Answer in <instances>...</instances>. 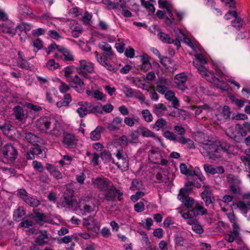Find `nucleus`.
<instances>
[{
	"instance_id": "a878e982",
	"label": "nucleus",
	"mask_w": 250,
	"mask_h": 250,
	"mask_svg": "<svg viewBox=\"0 0 250 250\" xmlns=\"http://www.w3.org/2000/svg\"><path fill=\"white\" fill-rule=\"evenodd\" d=\"M99 48L105 53L106 57H109L113 55V51L111 46L107 42H102L99 44Z\"/></svg>"
},
{
	"instance_id": "5fc2aeb1",
	"label": "nucleus",
	"mask_w": 250,
	"mask_h": 250,
	"mask_svg": "<svg viewBox=\"0 0 250 250\" xmlns=\"http://www.w3.org/2000/svg\"><path fill=\"white\" fill-rule=\"evenodd\" d=\"M185 238L181 235H176L175 236L174 242L177 246L182 247L185 243Z\"/></svg>"
},
{
	"instance_id": "9d476101",
	"label": "nucleus",
	"mask_w": 250,
	"mask_h": 250,
	"mask_svg": "<svg viewBox=\"0 0 250 250\" xmlns=\"http://www.w3.org/2000/svg\"><path fill=\"white\" fill-rule=\"evenodd\" d=\"M175 83L179 89L184 91L188 89L186 83L188 80L187 76L184 73L177 74L174 77Z\"/></svg>"
},
{
	"instance_id": "3c124183",
	"label": "nucleus",
	"mask_w": 250,
	"mask_h": 250,
	"mask_svg": "<svg viewBox=\"0 0 250 250\" xmlns=\"http://www.w3.org/2000/svg\"><path fill=\"white\" fill-rule=\"evenodd\" d=\"M243 21L241 18L237 17L231 21L232 25L237 29L239 30L242 26Z\"/></svg>"
},
{
	"instance_id": "2f4dec72",
	"label": "nucleus",
	"mask_w": 250,
	"mask_h": 250,
	"mask_svg": "<svg viewBox=\"0 0 250 250\" xmlns=\"http://www.w3.org/2000/svg\"><path fill=\"white\" fill-rule=\"evenodd\" d=\"M60 52L62 53L65 61H73L74 58L70 51L66 48L62 46L60 49Z\"/></svg>"
},
{
	"instance_id": "4d7b16f0",
	"label": "nucleus",
	"mask_w": 250,
	"mask_h": 250,
	"mask_svg": "<svg viewBox=\"0 0 250 250\" xmlns=\"http://www.w3.org/2000/svg\"><path fill=\"white\" fill-rule=\"evenodd\" d=\"M95 54L98 62L102 65H104L106 62L107 61L106 58L103 54H99L97 51L95 52Z\"/></svg>"
},
{
	"instance_id": "ddd939ff",
	"label": "nucleus",
	"mask_w": 250,
	"mask_h": 250,
	"mask_svg": "<svg viewBox=\"0 0 250 250\" xmlns=\"http://www.w3.org/2000/svg\"><path fill=\"white\" fill-rule=\"evenodd\" d=\"M193 180L194 178H192L191 181H188L185 184L186 188H182L180 190L177 197L178 199H183V197H185L186 196H187L188 194H189L191 192L194 184Z\"/></svg>"
},
{
	"instance_id": "f257e3e1",
	"label": "nucleus",
	"mask_w": 250,
	"mask_h": 250,
	"mask_svg": "<svg viewBox=\"0 0 250 250\" xmlns=\"http://www.w3.org/2000/svg\"><path fill=\"white\" fill-rule=\"evenodd\" d=\"M219 151L218 145L215 142L210 141L203 143V146L200 149V151L204 157L212 160H215L220 157L219 155L216 154L219 152Z\"/></svg>"
},
{
	"instance_id": "f8f14e48",
	"label": "nucleus",
	"mask_w": 250,
	"mask_h": 250,
	"mask_svg": "<svg viewBox=\"0 0 250 250\" xmlns=\"http://www.w3.org/2000/svg\"><path fill=\"white\" fill-rule=\"evenodd\" d=\"M123 123V119L117 116L113 118V120L107 124V128L109 131H115L118 130L122 126Z\"/></svg>"
},
{
	"instance_id": "6e6552de",
	"label": "nucleus",
	"mask_w": 250,
	"mask_h": 250,
	"mask_svg": "<svg viewBox=\"0 0 250 250\" xmlns=\"http://www.w3.org/2000/svg\"><path fill=\"white\" fill-rule=\"evenodd\" d=\"M83 224L88 230L94 232L99 230L98 221L93 216H89L87 218H83Z\"/></svg>"
},
{
	"instance_id": "bb28decb",
	"label": "nucleus",
	"mask_w": 250,
	"mask_h": 250,
	"mask_svg": "<svg viewBox=\"0 0 250 250\" xmlns=\"http://www.w3.org/2000/svg\"><path fill=\"white\" fill-rule=\"evenodd\" d=\"M167 122L163 118H159L154 124L150 125L152 129L159 131L160 129L163 128L167 125Z\"/></svg>"
},
{
	"instance_id": "58836bf2",
	"label": "nucleus",
	"mask_w": 250,
	"mask_h": 250,
	"mask_svg": "<svg viewBox=\"0 0 250 250\" xmlns=\"http://www.w3.org/2000/svg\"><path fill=\"white\" fill-rule=\"evenodd\" d=\"M178 142H179L183 145L187 144L188 147L189 148H193L195 147L194 142L190 139H187L183 137H179Z\"/></svg>"
},
{
	"instance_id": "ea45409f",
	"label": "nucleus",
	"mask_w": 250,
	"mask_h": 250,
	"mask_svg": "<svg viewBox=\"0 0 250 250\" xmlns=\"http://www.w3.org/2000/svg\"><path fill=\"white\" fill-rule=\"evenodd\" d=\"M189 194L187 196L183 197V199H179L181 202L184 203V205L188 208H191L194 203V200L193 198L189 197Z\"/></svg>"
},
{
	"instance_id": "338daca9",
	"label": "nucleus",
	"mask_w": 250,
	"mask_h": 250,
	"mask_svg": "<svg viewBox=\"0 0 250 250\" xmlns=\"http://www.w3.org/2000/svg\"><path fill=\"white\" fill-rule=\"evenodd\" d=\"M134 209L137 212H141L145 209V205L143 202H140L134 205Z\"/></svg>"
},
{
	"instance_id": "6ab92c4d",
	"label": "nucleus",
	"mask_w": 250,
	"mask_h": 250,
	"mask_svg": "<svg viewBox=\"0 0 250 250\" xmlns=\"http://www.w3.org/2000/svg\"><path fill=\"white\" fill-rule=\"evenodd\" d=\"M236 127L238 129V133L242 137L246 136L247 133H250V122H244L242 125L238 124Z\"/></svg>"
},
{
	"instance_id": "0eeeda50",
	"label": "nucleus",
	"mask_w": 250,
	"mask_h": 250,
	"mask_svg": "<svg viewBox=\"0 0 250 250\" xmlns=\"http://www.w3.org/2000/svg\"><path fill=\"white\" fill-rule=\"evenodd\" d=\"M68 82L71 83V87H73L78 92L82 93L84 91L85 88L83 81L78 75H76L73 78L69 79Z\"/></svg>"
},
{
	"instance_id": "774afa93",
	"label": "nucleus",
	"mask_w": 250,
	"mask_h": 250,
	"mask_svg": "<svg viewBox=\"0 0 250 250\" xmlns=\"http://www.w3.org/2000/svg\"><path fill=\"white\" fill-rule=\"evenodd\" d=\"M142 135L143 137H145L154 138L155 137V133L146 127H145V129H144V131L142 132Z\"/></svg>"
},
{
	"instance_id": "393cba45",
	"label": "nucleus",
	"mask_w": 250,
	"mask_h": 250,
	"mask_svg": "<svg viewBox=\"0 0 250 250\" xmlns=\"http://www.w3.org/2000/svg\"><path fill=\"white\" fill-rule=\"evenodd\" d=\"M21 137L27 142L32 144H36L38 142V137L32 133H24L21 135Z\"/></svg>"
},
{
	"instance_id": "603ef678",
	"label": "nucleus",
	"mask_w": 250,
	"mask_h": 250,
	"mask_svg": "<svg viewBox=\"0 0 250 250\" xmlns=\"http://www.w3.org/2000/svg\"><path fill=\"white\" fill-rule=\"evenodd\" d=\"M13 127L10 124H4L0 125V129H1L4 134L8 135L11 130V127Z\"/></svg>"
},
{
	"instance_id": "c756f323",
	"label": "nucleus",
	"mask_w": 250,
	"mask_h": 250,
	"mask_svg": "<svg viewBox=\"0 0 250 250\" xmlns=\"http://www.w3.org/2000/svg\"><path fill=\"white\" fill-rule=\"evenodd\" d=\"M104 130L103 127L98 126L92 131L90 134V138L93 141L98 140L101 138V133Z\"/></svg>"
},
{
	"instance_id": "e2e57ef3",
	"label": "nucleus",
	"mask_w": 250,
	"mask_h": 250,
	"mask_svg": "<svg viewBox=\"0 0 250 250\" xmlns=\"http://www.w3.org/2000/svg\"><path fill=\"white\" fill-rule=\"evenodd\" d=\"M32 166L35 169H36L40 172H42L44 170L42 164L41 163L38 162L37 161H34L32 162Z\"/></svg>"
},
{
	"instance_id": "4be33fe9",
	"label": "nucleus",
	"mask_w": 250,
	"mask_h": 250,
	"mask_svg": "<svg viewBox=\"0 0 250 250\" xmlns=\"http://www.w3.org/2000/svg\"><path fill=\"white\" fill-rule=\"evenodd\" d=\"M84 104L87 106L88 113H102V104L97 103L96 105L88 104L86 102H84Z\"/></svg>"
},
{
	"instance_id": "a211bd4d",
	"label": "nucleus",
	"mask_w": 250,
	"mask_h": 250,
	"mask_svg": "<svg viewBox=\"0 0 250 250\" xmlns=\"http://www.w3.org/2000/svg\"><path fill=\"white\" fill-rule=\"evenodd\" d=\"M202 199L205 201L206 205L208 206L210 204H212L214 198L213 197V194L211 190H205L200 194Z\"/></svg>"
},
{
	"instance_id": "a18cd8bd",
	"label": "nucleus",
	"mask_w": 250,
	"mask_h": 250,
	"mask_svg": "<svg viewBox=\"0 0 250 250\" xmlns=\"http://www.w3.org/2000/svg\"><path fill=\"white\" fill-rule=\"evenodd\" d=\"M116 156L119 160H122L123 161V166L124 168H127L128 167V163L127 160H126L125 158L123 157V150H117V152L116 154Z\"/></svg>"
},
{
	"instance_id": "cd10ccee",
	"label": "nucleus",
	"mask_w": 250,
	"mask_h": 250,
	"mask_svg": "<svg viewBox=\"0 0 250 250\" xmlns=\"http://www.w3.org/2000/svg\"><path fill=\"white\" fill-rule=\"evenodd\" d=\"M204 77L208 81L217 85H219V83H224L223 81L216 78L212 72H208Z\"/></svg>"
},
{
	"instance_id": "1a4fd4ad",
	"label": "nucleus",
	"mask_w": 250,
	"mask_h": 250,
	"mask_svg": "<svg viewBox=\"0 0 250 250\" xmlns=\"http://www.w3.org/2000/svg\"><path fill=\"white\" fill-rule=\"evenodd\" d=\"M159 39L163 42L166 43H174L177 46V49L181 46L180 37H177L175 40L171 38L169 36L163 32H160L158 34Z\"/></svg>"
},
{
	"instance_id": "dca6fc26",
	"label": "nucleus",
	"mask_w": 250,
	"mask_h": 250,
	"mask_svg": "<svg viewBox=\"0 0 250 250\" xmlns=\"http://www.w3.org/2000/svg\"><path fill=\"white\" fill-rule=\"evenodd\" d=\"M13 115L16 120L19 122H22L25 118L23 108L20 105H16L13 108Z\"/></svg>"
},
{
	"instance_id": "c9c22d12",
	"label": "nucleus",
	"mask_w": 250,
	"mask_h": 250,
	"mask_svg": "<svg viewBox=\"0 0 250 250\" xmlns=\"http://www.w3.org/2000/svg\"><path fill=\"white\" fill-rule=\"evenodd\" d=\"M19 11L24 16H28L32 14L31 10L25 4H20L19 7Z\"/></svg>"
},
{
	"instance_id": "39448f33",
	"label": "nucleus",
	"mask_w": 250,
	"mask_h": 250,
	"mask_svg": "<svg viewBox=\"0 0 250 250\" xmlns=\"http://www.w3.org/2000/svg\"><path fill=\"white\" fill-rule=\"evenodd\" d=\"M232 228L233 230L226 235L225 240L229 243H232L234 241L237 243H241L242 241V239L240 233L239 225L236 223H234L232 224Z\"/></svg>"
},
{
	"instance_id": "6e6d98bb",
	"label": "nucleus",
	"mask_w": 250,
	"mask_h": 250,
	"mask_svg": "<svg viewBox=\"0 0 250 250\" xmlns=\"http://www.w3.org/2000/svg\"><path fill=\"white\" fill-rule=\"evenodd\" d=\"M119 140L121 142L122 144L125 146H127L129 144H134V141H130L129 139L126 135L122 136Z\"/></svg>"
},
{
	"instance_id": "c03bdc74",
	"label": "nucleus",
	"mask_w": 250,
	"mask_h": 250,
	"mask_svg": "<svg viewBox=\"0 0 250 250\" xmlns=\"http://www.w3.org/2000/svg\"><path fill=\"white\" fill-rule=\"evenodd\" d=\"M55 239L59 244H68L71 242L72 240V237L69 235H66L63 237H57Z\"/></svg>"
},
{
	"instance_id": "f03ea898",
	"label": "nucleus",
	"mask_w": 250,
	"mask_h": 250,
	"mask_svg": "<svg viewBox=\"0 0 250 250\" xmlns=\"http://www.w3.org/2000/svg\"><path fill=\"white\" fill-rule=\"evenodd\" d=\"M0 154L3 159L8 163H13L18 158L19 152L17 147L12 144H7L1 147Z\"/></svg>"
},
{
	"instance_id": "680f3d73",
	"label": "nucleus",
	"mask_w": 250,
	"mask_h": 250,
	"mask_svg": "<svg viewBox=\"0 0 250 250\" xmlns=\"http://www.w3.org/2000/svg\"><path fill=\"white\" fill-rule=\"evenodd\" d=\"M204 168L205 169V171L208 173L211 174H215L216 170L215 168L212 165H208V164H205L204 165Z\"/></svg>"
},
{
	"instance_id": "20e7f679",
	"label": "nucleus",
	"mask_w": 250,
	"mask_h": 250,
	"mask_svg": "<svg viewBox=\"0 0 250 250\" xmlns=\"http://www.w3.org/2000/svg\"><path fill=\"white\" fill-rule=\"evenodd\" d=\"M104 191V201L107 202L115 201L116 195H117V199L119 201H121L122 199V196L123 195V193L117 189L112 183Z\"/></svg>"
},
{
	"instance_id": "4c0bfd02",
	"label": "nucleus",
	"mask_w": 250,
	"mask_h": 250,
	"mask_svg": "<svg viewBox=\"0 0 250 250\" xmlns=\"http://www.w3.org/2000/svg\"><path fill=\"white\" fill-rule=\"evenodd\" d=\"M188 175L191 176H196L200 181L205 180V177L202 174L200 169L197 167H196L193 170H190V171H189Z\"/></svg>"
},
{
	"instance_id": "7c9ffc66",
	"label": "nucleus",
	"mask_w": 250,
	"mask_h": 250,
	"mask_svg": "<svg viewBox=\"0 0 250 250\" xmlns=\"http://www.w3.org/2000/svg\"><path fill=\"white\" fill-rule=\"evenodd\" d=\"M54 125L55 126L51 130L50 133L56 137H59L62 133L63 130L58 121H55Z\"/></svg>"
},
{
	"instance_id": "423d86ee",
	"label": "nucleus",
	"mask_w": 250,
	"mask_h": 250,
	"mask_svg": "<svg viewBox=\"0 0 250 250\" xmlns=\"http://www.w3.org/2000/svg\"><path fill=\"white\" fill-rule=\"evenodd\" d=\"M92 182L94 187L99 189L100 191H104L112 184L110 181L104 177L92 178Z\"/></svg>"
},
{
	"instance_id": "a19ab883",
	"label": "nucleus",
	"mask_w": 250,
	"mask_h": 250,
	"mask_svg": "<svg viewBox=\"0 0 250 250\" xmlns=\"http://www.w3.org/2000/svg\"><path fill=\"white\" fill-rule=\"evenodd\" d=\"M101 158L104 163L110 162L112 159L111 154L110 152L106 149L104 150L100 155Z\"/></svg>"
},
{
	"instance_id": "79ce46f5",
	"label": "nucleus",
	"mask_w": 250,
	"mask_h": 250,
	"mask_svg": "<svg viewBox=\"0 0 250 250\" xmlns=\"http://www.w3.org/2000/svg\"><path fill=\"white\" fill-rule=\"evenodd\" d=\"M194 208L197 215H203L207 214V210L203 207V205H200L198 203L195 204Z\"/></svg>"
},
{
	"instance_id": "5701e85b",
	"label": "nucleus",
	"mask_w": 250,
	"mask_h": 250,
	"mask_svg": "<svg viewBox=\"0 0 250 250\" xmlns=\"http://www.w3.org/2000/svg\"><path fill=\"white\" fill-rule=\"evenodd\" d=\"M80 67L77 68H81V69H84L88 73H91L94 71V66L93 64L90 62H88L85 60H81L80 61Z\"/></svg>"
},
{
	"instance_id": "2eb2a0df",
	"label": "nucleus",
	"mask_w": 250,
	"mask_h": 250,
	"mask_svg": "<svg viewBox=\"0 0 250 250\" xmlns=\"http://www.w3.org/2000/svg\"><path fill=\"white\" fill-rule=\"evenodd\" d=\"M49 238L47 231L46 230H41L40 231V234L36 238L35 240V244L39 245V246H42L43 245L48 244V241L46 240Z\"/></svg>"
},
{
	"instance_id": "de8ad7c7",
	"label": "nucleus",
	"mask_w": 250,
	"mask_h": 250,
	"mask_svg": "<svg viewBox=\"0 0 250 250\" xmlns=\"http://www.w3.org/2000/svg\"><path fill=\"white\" fill-rule=\"evenodd\" d=\"M142 114L145 121L146 122H150L153 120L152 115L148 109L143 110Z\"/></svg>"
},
{
	"instance_id": "f704fd0d",
	"label": "nucleus",
	"mask_w": 250,
	"mask_h": 250,
	"mask_svg": "<svg viewBox=\"0 0 250 250\" xmlns=\"http://www.w3.org/2000/svg\"><path fill=\"white\" fill-rule=\"evenodd\" d=\"M18 66L21 68L30 70H32L34 67L33 65H31L24 59H22L21 61H18Z\"/></svg>"
},
{
	"instance_id": "13d9d810",
	"label": "nucleus",
	"mask_w": 250,
	"mask_h": 250,
	"mask_svg": "<svg viewBox=\"0 0 250 250\" xmlns=\"http://www.w3.org/2000/svg\"><path fill=\"white\" fill-rule=\"evenodd\" d=\"M239 184H231L229 186V190L234 194H240V188L239 187Z\"/></svg>"
},
{
	"instance_id": "aec40b11",
	"label": "nucleus",
	"mask_w": 250,
	"mask_h": 250,
	"mask_svg": "<svg viewBox=\"0 0 250 250\" xmlns=\"http://www.w3.org/2000/svg\"><path fill=\"white\" fill-rule=\"evenodd\" d=\"M26 214V211L22 206H19L13 212V220L17 222H20L23 219Z\"/></svg>"
},
{
	"instance_id": "473e14b6",
	"label": "nucleus",
	"mask_w": 250,
	"mask_h": 250,
	"mask_svg": "<svg viewBox=\"0 0 250 250\" xmlns=\"http://www.w3.org/2000/svg\"><path fill=\"white\" fill-rule=\"evenodd\" d=\"M123 91L125 95V96L128 98L136 96V94H138L139 92L138 90H134L127 85L124 86Z\"/></svg>"
},
{
	"instance_id": "864d4df0",
	"label": "nucleus",
	"mask_w": 250,
	"mask_h": 250,
	"mask_svg": "<svg viewBox=\"0 0 250 250\" xmlns=\"http://www.w3.org/2000/svg\"><path fill=\"white\" fill-rule=\"evenodd\" d=\"M17 195L24 201H25V199H27L29 196L28 193L24 189H19L17 191Z\"/></svg>"
},
{
	"instance_id": "412c9836",
	"label": "nucleus",
	"mask_w": 250,
	"mask_h": 250,
	"mask_svg": "<svg viewBox=\"0 0 250 250\" xmlns=\"http://www.w3.org/2000/svg\"><path fill=\"white\" fill-rule=\"evenodd\" d=\"M152 108L153 113L158 117L163 116L165 112L167 110L166 106L162 103L155 104Z\"/></svg>"
},
{
	"instance_id": "7ed1b4c3",
	"label": "nucleus",
	"mask_w": 250,
	"mask_h": 250,
	"mask_svg": "<svg viewBox=\"0 0 250 250\" xmlns=\"http://www.w3.org/2000/svg\"><path fill=\"white\" fill-rule=\"evenodd\" d=\"M73 197L74 191L72 189H67V191L64 192L63 197L61 198L62 207L77 210L78 202Z\"/></svg>"
},
{
	"instance_id": "9b49d317",
	"label": "nucleus",
	"mask_w": 250,
	"mask_h": 250,
	"mask_svg": "<svg viewBox=\"0 0 250 250\" xmlns=\"http://www.w3.org/2000/svg\"><path fill=\"white\" fill-rule=\"evenodd\" d=\"M51 124L50 119L44 117L39 119L36 123V125L40 131L45 132L50 128Z\"/></svg>"
},
{
	"instance_id": "b1692460",
	"label": "nucleus",
	"mask_w": 250,
	"mask_h": 250,
	"mask_svg": "<svg viewBox=\"0 0 250 250\" xmlns=\"http://www.w3.org/2000/svg\"><path fill=\"white\" fill-rule=\"evenodd\" d=\"M79 208L80 210L83 212V214H86L94 211L95 205L94 204H92V205H90L85 203H81L79 205Z\"/></svg>"
},
{
	"instance_id": "8fccbe9b",
	"label": "nucleus",
	"mask_w": 250,
	"mask_h": 250,
	"mask_svg": "<svg viewBox=\"0 0 250 250\" xmlns=\"http://www.w3.org/2000/svg\"><path fill=\"white\" fill-rule=\"evenodd\" d=\"M142 186V182L138 179H133L131 183V186L130 189L133 190H135L140 188Z\"/></svg>"
},
{
	"instance_id": "c85d7f7f",
	"label": "nucleus",
	"mask_w": 250,
	"mask_h": 250,
	"mask_svg": "<svg viewBox=\"0 0 250 250\" xmlns=\"http://www.w3.org/2000/svg\"><path fill=\"white\" fill-rule=\"evenodd\" d=\"M32 218L35 219L37 223L44 221L46 218V215L44 213L38 211L37 209H34L31 214Z\"/></svg>"
},
{
	"instance_id": "69168bd1",
	"label": "nucleus",
	"mask_w": 250,
	"mask_h": 250,
	"mask_svg": "<svg viewBox=\"0 0 250 250\" xmlns=\"http://www.w3.org/2000/svg\"><path fill=\"white\" fill-rule=\"evenodd\" d=\"M102 2L107 5L108 9H117V4L116 3H112V1L110 0H102Z\"/></svg>"
},
{
	"instance_id": "37998d69",
	"label": "nucleus",
	"mask_w": 250,
	"mask_h": 250,
	"mask_svg": "<svg viewBox=\"0 0 250 250\" xmlns=\"http://www.w3.org/2000/svg\"><path fill=\"white\" fill-rule=\"evenodd\" d=\"M163 136L167 138V139H168L170 141H173L174 142H177L179 138V137H177V136L172 132H170L169 131H164L163 130Z\"/></svg>"
},
{
	"instance_id": "0e129e2a",
	"label": "nucleus",
	"mask_w": 250,
	"mask_h": 250,
	"mask_svg": "<svg viewBox=\"0 0 250 250\" xmlns=\"http://www.w3.org/2000/svg\"><path fill=\"white\" fill-rule=\"evenodd\" d=\"M64 76L66 78L67 82L71 79L70 75L72 73L73 70L72 67L67 66L64 68Z\"/></svg>"
},
{
	"instance_id": "09e8293b",
	"label": "nucleus",
	"mask_w": 250,
	"mask_h": 250,
	"mask_svg": "<svg viewBox=\"0 0 250 250\" xmlns=\"http://www.w3.org/2000/svg\"><path fill=\"white\" fill-rule=\"evenodd\" d=\"M47 68L51 70H55L60 67L59 64L56 63L54 59L49 60L46 63Z\"/></svg>"
},
{
	"instance_id": "4468645a",
	"label": "nucleus",
	"mask_w": 250,
	"mask_h": 250,
	"mask_svg": "<svg viewBox=\"0 0 250 250\" xmlns=\"http://www.w3.org/2000/svg\"><path fill=\"white\" fill-rule=\"evenodd\" d=\"M0 31L2 32L9 34L13 36L17 33V30L14 28V23L11 21H7L5 23L2 24Z\"/></svg>"
},
{
	"instance_id": "052dcab7",
	"label": "nucleus",
	"mask_w": 250,
	"mask_h": 250,
	"mask_svg": "<svg viewBox=\"0 0 250 250\" xmlns=\"http://www.w3.org/2000/svg\"><path fill=\"white\" fill-rule=\"evenodd\" d=\"M222 115L224 119H227L230 117V112L229 108L227 105H225L222 109Z\"/></svg>"
},
{
	"instance_id": "f3484780",
	"label": "nucleus",
	"mask_w": 250,
	"mask_h": 250,
	"mask_svg": "<svg viewBox=\"0 0 250 250\" xmlns=\"http://www.w3.org/2000/svg\"><path fill=\"white\" fill-rule=\"evenodd\" d=\"M62 142L67 147L70 148L76 145L77 140L74 135L64 132Z\"/></svg>"
},
{
	"instance_id": "72a5a7b5",
	"label": "nucleus",
	"mask_w": 250,
	"mask_h": 250,
	"mask_svg": "<svg viewBox=\"0 0 250 250\" xmlns=\"http://www.w3.org/2000/svg\"><path fill=\"white\" fill-rule=\"evenodd\" d=\"M24 202L30 207L34 208L37 207L41 204L40 200L30 196H28L27 199H25Z\"/></svg>"
},
{
	"instance_id": "e433bc0d",
	"label": "nucleus",
	"mask_w": 250,
	"mask_h": 250,
	"mask_svg": "<svg viewBox=\"0 0 250 250\" xmlns=\"http://www.w3.org/2000/svg\"><path fill=\"white\" fill-rule=\"evenodd\" d=\"M78 104L82 106L77 109V112L79 114L80 117H83L88 113L87 106H85V104H83V102H79Z\"/></svg>"
},
{
	"instance_id": "49530a36",
	"label": "nucleus",
	"mask_w": 250,
	"mask_h": 250,
	"mask_svg": "<svg viewBox=\"0 0 250 250\" xmlns=\"http://www.w3.org/2000/svg\"><path fill=\"white\" fill-rule=\"evenodd\" d=\"M15 28L16 30H17V32L19 30L21 32L24 31L26 33L27 32L29 31L31 29V26L29 24L25 22H21Z\"/></svg>"
},
{
	"instance_id": "bf43d9fd",
	"label": "nucleus",
	"mask_w": 250,
	"mask_h": 250,
	"mask_svg": "<svg viewBox=\"0 0 250 250\" xmlns=\"http://www.w3.org/2000/svg\"><path fill=\"white\" fill-rule=\"evenodd\" d=\"M228 181L231 184H240V181L234 175L229 174L227 177Z\"/></svg>"
}]
</instances>
